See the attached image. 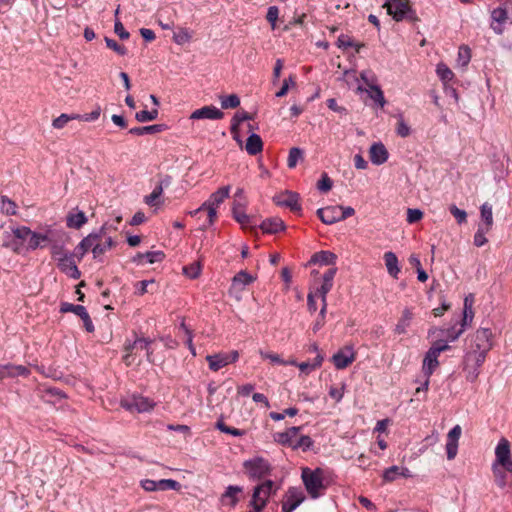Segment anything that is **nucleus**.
Masks as SVG:
<instances>
[{
    "label": "nucleus",
    "instance_id": "38",
    "mask_svg": "<svg viewBox=\"0 0 512 512\" xmlns=\"http://www.w3.org/2000/svg\"><path fill=\"white\" fill-rule=\"evenodd\" d=\"M480 214L482 219V223L480 225H483L484 227L491 229L493 225L492 206L489 203L485 202L484 204H482L480 208Z\"/></svg>",
    "mask_w": 512,
    "mask_h": 512
},
{
    "label": "nucleus",
    "instance_id": "48",
    "mask_svg": "<svg viewBox=\"0 0 512 512\" xmlns=\"http://www.w3.org/2000/svg\"><path fill=\"white\" fill-rule=\"evenodd\" d=\"M491 229H488L487 227H484L483 225L478 226V230L474 235V245L477 247H481L484 244L487 243V238L485 235L490 231Z\"/></svg>",
    "mask_w": 512,
    "mask_h": 512
},
{
    "label": "nucleus",
    "instance_id": "55",
    "mask_svg": "<svg viewBox=\"0 0 512 512\" xmlns=\"http://www.w3.org/2000/svg\"><path fill=\"white\" fill-rule=\"evenodd\" d=\"M152 343V340L148 338H136L134 340V346H137L138 350H145L147 353V359L150 361V357L152 355V351H150V344Z\"/></svg>",
    "mask_w": 512,
    "mask_h": 512
},
{
    "label": "nucleus",
    "instance_id": "13",
    "mask_svg": "<svg viewBox=\"0 0 512 512\" xmlns=\"http://www.w3.org/2000/svg\"><path fill=\"white\" fill-rule=\"evenodd\" d=\"M301 429H302L301 426L290 427L284 432L277 433L275 436V440L279 444L288 446L293 449V444H295V442H297V440L301 436V435H299Z\"/></svg>",
    "mask_w": 512,
    "mask_h": 512
},
{
    "label": "nucleus",
    "instance_id": "1",
    "mask_svg": "<svg viewBox=\"0 0 512 512\" xmlns=\"http://www.w3.org/2000/svg\"><path fill=\"white\" fill-rule=\"evenodd\" d=\"M492 332L488 328H480L472 338L471 351L467 355L468 360H473L476 366H481L487 353L492 348Z\"/></svg>",
    "mask_w": 512,
    "mask_h": 512
},
{
    "label": "nucleus",
    "instance_id": "37",
    "mask_svg": "<svg viewBox=\"0 0 512 512\" xmlns=\"http://www.w3.org/2000/svg\"><path fill=\"white\" fill-rule=\"evenodd\" d=\"M274 488V482L271 480H266L263 483L257 485L254 489H261L259 490V498H257V502L263 501L265 504L268 501V498L270 494L272 493Z\"/></svg>",
    "mask_w": 512,
    "mask_h": 512
},
{
    "label": "nucleus",
    "instance_id": "6",
    "mask_svg": "<svg viewBox=\"0 0 512 512\" xmlns=\"http://www.w3.org/2000/svg\"><path fill=\"white\" fill-rule=\"evenodd\" d=\"M154 405L155 403L152 400L140 395H133L121 401V406L132 413L149 412L154 408Z\"/></svg>",
    "mask_w": 512,
    "mask_h": 512
},
{
    "label": "nucleus",
    "instance_id": "41",
    "mask_svg": "<svg viewBox=\"0 0 512 512\" xmlns=\"http://www.w3.org/2000/svg\"><path fill=\"white\" fill-rule=\"evenodd\" d=\"M259 353H260V356L262 357V359L270 360L272 363H275V364H279V365H294V364H296L295 360L284 361L283 359H281V357L278 354L273 353V352H265V351L260 350Z\"/></svg>",
    "mask_w": 512,
    "mask_h": 512
},
{
    "label": "nucleus",
    "instance_id": "50",
    "mask_svg": "<svg viewBox=\"0 0 512 512\" xmlns=\"http://www.w3.org/2000/svg\"><path fill=\"white\" fill-rule=\"evenodd\" d=\"M303 156V152L300 148L293 147L289 151L288 159H287V166L289 168H295L298 160L301 159Z\"/></svg>",
    "mask_w": 512,
    "mask_h": 512
},
{
    "label": "nucleus",
    "instance_id": "10",
    "mask_svg": "<svg viewBox=\"0 0 512 512\" xmlns=\"http://www.w3.org/2000/svg\"><path fill=\"white\" fill-rule=\"evenodd\" d=\"M108 229V225H103L99 231V233L96 234H90L77 245L75 248L76 254H79L80 258L83 257V255L90 249L93 250V248L96 245V241H100L103 236H105Z\"/></svg>",
    "mask_w": 512,
    "mask_h": 512
},
{
    "label": "nucleus",
    "instance_id": "27",
    "mask_svg": "<svg viewBox=\"0 0 512 512\" xmlns=\"http://www.w3.org/2000/svg\"><path fill=\"white\" fill-rule=\"evenodd\" d=\"M398 476L409 477L410 471L406 467L391 466L383 473V480L385 482H393Z\"/></svg>",
    "mask_w": 512,
    "mask_h": 512
},
{
    "label": "nucleus",
    "instance_id": "17",
    "mask_svg": "<svg viewBox=\"0 0 512 512\" xmlns=\"http://www.w3.org/2000/svg\"><path fill=\"white\" fill-rule=\"evenodd\" d=\"M340 206H327L317 210V215L324 224L331 225L341 221Z\"/></svg>",
    "mask_w": 512,
    "mask_h": 512
},
{
    "label": "nucleus",
    "instance_id": "28",
    "mask_svg": "<svg viewBox=\"0 0 512 512\" xmlns=\"http://www.w3.org/2000/svg\"><path fill=\"white\" fill-rule=\"evenodd\" d=\"M253 119V116L249 114L246 111H239L237 112L232 120H231V133L233 134L234 139L241 144V140L239 139L237 133H238V127L240 123H243V121L251 120Z\"/></svg>",
    "mask_w": 512,
    "mask_h": 512
},
{
    "label": "nucleus",
    "instance_id": "29",
    "mask_svg": "<svg viewBox=\"0 0 512 512\" xmlns=\"http://www.w3.org/2000/svg\"><path fill=\"white\" fill-rule=\"evenodd\" d=\"M115 245L116 243L113 241L112 237L107 236L106 233L100 241H96V245L93 248L94 258H97L100 255L104 254L108 250L112 249Z\"/></svg>",
    "mask_w": 512,
    "mask_h": 512
},
{
    "label": "nucleus",
    "instance_id": "49",
    "mask_svg": "<svg viewBox=\"0 0 512 512\" xmlns=\"http://www.w3.org/2000/svg\"><path fill=\"white\" fill-rule=\"evenodd\" d=\"M369 96L372 100L377 102L381 107H383L386 103L383 91L377 85H370Z\"/></svg>",
    "mask_w": 512,
    "mask_h": 512
},
{
    "label": "nucleus",
    "instance_id": "61",
    "mask_svg": "<svg viewBox=\"0 0 512 512\" xmlns=\"http://www.w3.org/2000/svg\"><path fill=\"white\" fill-rule=\"evenodd\" d=\"M332 185H333V182L332 180L329 178V176L327 175V173H323L322 174V177L321 179L318 181L317 183V188L321 191V192H328L331 190L332 188Z\"/></svg>",
    "mask_w": 512,
    "mask_h": 512
},
{
    "label": "nucleus",
    "instance_id": "58",
    "mask_svg": "<svg viewBox=\"0 0 512 512\" xmlns=\"http://www.w3.org/2000/svg\"><path fill=\"white\" fill-rule=\"evenodd\" d=\"M106 45L109 49L113 50L119 55H125L127 53V49L125 46L119 44L116 40L111 39L109 37H105Z\"/></svg>",
    "mask_w": 512,
    "mask_h": 512
},
{
    "label": "nucleus",
    "instance_id": "19",
    "mask_svg": "<svg viewBox=\"0 0 512 512\" xmlns=\"http://www.w3.org/2000/svg\"><path fill=\"white\" fill-rule=\"evenodd\" d=\"M243 492L240 486L230 485L226 488L225 492L220 497V502L223 506L234 508L239 502L238 495Z\"/></svg>",
    "mask_w": 512,
    "mask_h": 512
},
{
    "label": "nucleus",
    "instance_id": "40",
    "mask_svg": "<svg viewBox=\"0 0 512 512\" xmlns=\"http://www.w3.org/2000/svg\"><path fill=\"white\" fill-rule=\"evenodd\" d=\"M3 247L10 249L15 254H22L26 250V246L23 242L19 241L14 236L13 238L4 241Z\"/></svg>",
    "mask_w": 512,
    "mask_h": 512
},
{
    "label": "nucleus",
    "instance_id": "64",
    "mask_svg": "<svg viewBox=\"0 0 512 512\" xmlns=\"http://www.w3.org/2000/svg\"><path fill=\"white\" fill-rule=\"evenodd\" d=\"M423 218V212L419 209L409 208L407 210V222L410 224L416 223Z\"/></svg>",
    "mask_w": 512,
    "mask_h": 512
},
{
    "label": "nucleus",
    "instance_id": "43",
    "mask_svg": "<svg viewBox=\"0 0 512 512\" xmlns=\"http://www.w3.org/2000/svg\"><path fill=\"white\" fill-rule=\"evenodd\" d=\"M1 211L6 215H16L17 205L14 201L9 199L7 196L1 197Z\"/></svg>",
    "mask_w": 512,
    "mask_h": 512
},
{
    "label": "nucleus",
    "instance_id": "30",
    "mask_svg": "<svg viewBox=\"0 0 512 512\" xmlns=\"http://www.w3.org/2000/svg\"><path fill=\"white\" fill-rule=\"evenodd\" d=\"M206 361L212 371H218L229 364L226 353L207 355Z\"/></svg>",
    "mask_w": 512,
    "mask_h": 512
},
{
    "label": "nucleus",
    "instance_id": "14",
    "mask_svg": "<svg viewBox=\"0 0 512 512\" xmlns=\"http://www.w3.org/2000/svg\"><path fill=\"white\" fill-rule=\"evenodd\" d=\"M57 266L61 272L73 279H79L81 276V272L74 260V254H70L69 256L59 259Z\"/></svg>",
    "mask_w": 512,
    "mask_h": 512
},
{
    "label": "nucleus",
    "instance_id": "7",
    "mask_svg": "<svg viewBox=\"0 0 512 512\" xmlns=\"http://www.w3.org/2000/svg\"><path fill=\"white\" fill-rule=\"evenodd\" d=\"M495 462L497 466H501L506 471L512 472V459L510 442L506 438H501L495 449Z\"/></svg>",
    "mask_w": 512,
    "mask_h": 512
},
{
    "label": "nucleus",
    "instance_id": "56",
    "mask_svg": "<svg viewBox=\"0 0 512 512\" xmlns=\"http://www.w3.org/2000/svg\"><path fill=\"white\" fill-rule=\"evenodd\" d=\"M50 253L54 260L59 263V259L64 258L65 256H69L71 253L67 252L62 245L53 244L50 247Z\"/></svg>",
    "mask_w": 512,
    "mask_h": 512
},
{
    "label": "nucleus",
    "instance_id": "45",
    "mask_svg": "<svg viewBox=\"0 0 512 512\" xmlns=\"http://www.w3.org/2000/svg\"><path fill=\"white\" fill-rule=\"evenodd\" d=\"M221 107L223 109H234L240 105V99L236 94H231L229 96H221Z\"/></svg>",
    "mask_w": 512,
    "mask_h": 512
},
{
    "label": "nucleus",
    "instance_id": "3",
    "mask_svg": "<svg viewBox=\"0 0 512 512\" xmlns=\"http://www.w3.org/2000/svg\"><path fill=\"white\" fill-rule=\"evenodd\" d=\"M450 349V346L443 342V340L436 341L432 344V346L427 351L422 365V371L426 376V380L422 387H418L416 392L419 393L421 390L426 391L429 386V378L435 371V369L439 366L438 357L439 355Z\"/></svg>",
    "mask_w": 512,
    "mask_h": 512
},
{
    "label": "nucleus",
    "instance_id": "32",
    "mask_svg": "<svg viewBox=\"0 0 512 512\" xmlns=\"http://www.w3.org/2000/svg\"><path fill=\"white\" fill-rule=\"evenodd\" d=\"M337 256L330 251H320L315 253L310 262L319 263L321 265H335Z\"/></svg>",
    "mask_w": 512,
    "mask_h": 512
},
{
    "label": "nucleus",
    "instance_id": "46",
    "mask_svg": "<svg viewBox=\"0 0 512 512\" xmlns=\"http://www.w3.org/2000/svg\"><path fill=\"white\" fill-rule=\"evenodd\" d=\"M180 483L173 479H161L157 481V491L179 490Z\"/></svg>",
    "mask_w": 512,
    "mask_h": 512
},
{
    "label": "nucleus",
    "instance_id": "15",
    "mask_svg": "<svg viewBox=\"0 0 512 512\" xmlns=\"http://www.w3.org/2000/svg\"><path fill=\"white\" fill-rule=\"evenodd\" d=\"M332 361L337 369H345L355 361V353L351 348L346 347L334 354Z\"/></svg>",
    "mask_w": 512,
    "mask_h": 512
},
{
    "label": "nucleus",
    "instance_id": "57",
    "mask_svg": "<svg viewBox=\"0 0 512 512\" xmlns=\"http://www.w3.org/2000/svg\"><path fill=\"white\" fill-rule=\"evenodd\" d=\"M336 45L338 48L346 50L355 45V41L351 36L347 34H341L337 39Z\"/></svg>",
    "mask_w": 512,
    "mask_h": 512
},
{
    "label": "nucleus",
    "instance_id": "34",
    "mask_svg": "<svg viewBox=\"0 0 512 512\" xmlns=\"http://www.w3.org/2000/svg\"><path fill=\"white\" fill-rule=\"evenodd\" d=\"M384 261L387 268L388 273L394 277L398 278V274L400 272V268L398 266V259L393 252H386L384 254Z\"/></svg>",
    "mask_w": 512,
    "mask_h": 512
},
{
    "label": "nucleus",
    "instance_id": "35",
    "mask_svg": "<svg viewBox=\"0 0 512 512\" xmlns=\"http://www.w3.org/2000/svg\"><path fill=\"white\" fill-rule=\"evenodd\" d=\"M493 475H494V482L495 484L501 488L504 489L507 486V473L509 471H506L501 466H497V464L492 465Z\"/></svg>",
    "mask_w": 512,
    "mask_h": 512
},
{
    "label": "nucleus",
    "instance_id": "39",
    "mask_svg": "<svg viewBox=\"0 0 512 512\" xmlns=\"http://www.w3.org/2000/svg\"><path fill=\"white\" fill-rule=\"evenodd\" d=\"M163 125L154 124L150 126L134 127L129 130L130 134L133 135H144V134H155L163 131Z\"/></svg>",
    "mask_w": 512,
    "mask_h": 512
},
{
    "label": "nucleus",
    "instance_id": "22",
    "mask_svg": "<svg viewBox=\"0 0 512 512\" xmlns=\"http://www.w3.org/2000/svg\"><path fill=\"white\" fill-rule=\"evenodd\" d=\"M414 313L412 308H405L402 311L401 317L398 320L394 328V332L398 335L405 334L407 332V328L411 325L413 320Z\"/></svg>",
    "mask_w": 512,
    "mask_h": 512
},
{
    "label": "nucleus",
    "instance_id": "18",
    "mask_svg": "<svg viewBox=\"0 0 512 512\" xmlns=\"http://www.w3.org/2000/svg\"><path fill=\"white\" fill-rule=\"evenodd\" d=\"M224 117V113L217 107L210 105L204 106L200 109L195 110L190 118L191 119H211L218 120Z\"/></svg>",
    "mask_w": 512,
    "mask_h": 512
},
{
    "label": "nucleus",
    "instance_id": "11",
    "mask_svg": "<svg viewBox=\"0 0 512 512\" xmlns=\"http://www.w3.org/2000/svg\"><path fill=\"white\" fill-rule=\"evenodd\" d=\"M230 186H224L219 188L217 191L211 194L209 199L205 201L198 209L191 212L192 215H196L200 211H202L206 206H216L218 207L221 203L224 202L226 198L229 197Z\"/></svg>",
    "mask_w": 512,
    "mask_h": 512
},
{
    "label": "nucleus",
    "instance_id": "2",
    "mask_svg": "<svg viewBox=\"0 0 512 512\" xmlns=\"http://www.w3.org/2000/svg\"><path fill=\"white\" fill-rule=\"evenodd\" d=\"M324 470L321 468L311 469L309 467L302 468L301 479L305 489L312 499L322 496L327 489L325 483Z\"/></svg>",
    "mask_w": 512,
    "mask_h": 512
},
{
    "label": "nucleus",
    "instance_id": "21",
    "mask_svg": "<svg viewBox=\"0 0 512 512\" xmlns=\"http://www.w3.org/2000/svg\"><path fill=\"white\" fill-rule=\"evenodd\" d=\"M254 280L255 278L252 275L245 270H241L233 277L231 289L241 292L247 285L254 282Z\"/></svg>",
    "mask_w": 512,
    "mask_h": 512
},
{
    "label": "nucleus",
    "instance_id": "54",
    "mask_svg": "<svg viewBox=\"0 0 512 512\" xmlns=\"http://www.w3.org/2000/svg\"><path fill=\"white\" fill-rule=\"evenodd\" d=\"M7 366L8 371L11 373V375H9V378H13L16 376H28L30 373V370L23 365L7 364Z\"/></svg>",
    "mask_w": 512,
    "mask_h": 512
},
{
    "label": "nucleus",
    "instance_id": "5",
    "mask_svg": "<svg viewBox=\"0 0 512 512\" xmlns=\"http://www.w3.org/2000/svg\"><path fill=\"white\" fill-rule=\"evenodd\" d=\"M243 468L245 474L252 480H260L269 475L272 470L270 463L262 457L244 461Z\"/></svg>",
    "mask_w": 512,
    "mask_h": 512
},
{
    "label": "nucleus",
    "instance_id": "63",
    "mask_svg": "<svg viewBox=\"0 0 512 512\" xmlns=\"http://www.w3.org/2000/svg\"><path fill=\"white\" fill-rule=\"evenodd\" d=\"M78 118V116H69L67 114H61L59 117L53 120V127L56 129H62L72 119Z\"/></svg>",
    "mask_w": 512,
    "mask_h": 512
},
{
    "label": "nucleus",
    "instance_id": "20",
    "mask_svg": "<svg viewBox=\"0 0 512 512\" xmlns=\"http://www.w3.org/2000/svg\"><path fill=\"white\" fill-rule=\"evenodd\" d=\"M370 161L375 165H381L388 159V151L381 142L373 143L369 149Z\"/></svg>",
    "mask_w": 512,
    "mask_h": 512
},
{
    "label": "nucleus",
    "instance_id": "24",
    "mask_svg": "<svg viewBox=\"0 0 512 512\" xmlns=\"http://www.w3.org/2000/svg\"><path fill=\"white\" fill-rule=\"evenodd\" d=\"M48 233H38L32 231L30 240L27 243L26 250H36L38 248H44L47 242H50Z\"/></svg>",
    "mask_w": 512,
    "mask_h": 512
},
{
    "label": "nucleus",
    "instance_id": "51",
    "mask_svg": "<svg viewBox=\"0 0 512 512\" xmlns=\"http://www.w3.org/2000/svg\"><path fill=\"white\" fill-rule=\"evenodd\" d=\"M313 446V440L307 435H301L297 442L293 444V450L301 449L302 451H308Z\"/></svg>",
    "mask_w": 512,
    "mask_h": 512
},
{
    "label": "nucleus",
    "instance_id": "16",
    "mask_svg": "<svg viewBox=\"0 0 512 512\" xmlns=\"http://www.w3.org/2000/svg\"><path fill=\"white\" fill-rule=\"evenodd\" d=\"M491 28L494 30L495 33L501 34L503 32L502 25L510 20L508 17V12H506V6L503 3L500 7L494 9L491 13Z\"/></svg>",
    "mask_w": 512,
    "mask_h": 512
},
{
    "label": "nucleus",
    "instance_id": "31",
    "mask_svg": "<svg viewBox=\"0 0 512 512\" xmlns=\"http://www.w3.org/2000/svg\"><path fill=\"white\" fill-rule=\"evenodd\" d=\"M324 360V356L322 353H318L316 357L313 359V361H304L301 363L294 364V366H297L302 372L305 374H309L311 371L316 370L321 367Z\"/></svg>",
    "mask_w": 512,
    "mask_h": 512
},
{
    "label": "nucleus",
    "instance_id": "8",
    "mask_svg": "<svg viewBox=\"0 0 512 512\" xmlns=\"http://www.w3.org/2000/svg\"><path fill=\"white\" fill-rule=\"evenodd\" d=\"M305 500V495L301 488L299 487H290L285 493L281 508L282 512H292L294 511L303 501Z\"/></svg>",
    "mask_w": 512,
    "mask_h": 512
},
{
    "label": "nucleus",
    "instance_id": "44",
    "mask_svg": "<svg viewBox=\"0 0 512 512\" xmlns=\"http://www.w3.org/2000/svg\"><path fill=\"white\" fill-rule=\"evenodd\" d=\"M13 236L23 243L29 241L32 235V230L26 226H18L12 229Z\"/></svg>",
    "mask_w": 512,
    "mask_h": 512
},
{
    "label": "nucleus",
    "instance_id": "25",
    "mask_svg": "<svg viewBox=\"0 0 512 512\" xmlns=\"http://www.w3.org/2000/svg\"><path fill=\"white\" fill-rule=\"evenodd\" d=\"M245 149L251 156H255L261 153L263 150V141L261 137L257 134H251L247 138Z\"/></svg>",
    "mask_w": 512,
    "mask_h": 512
},
{
    "label": "nucleus",
    "instance_id": "59",
    "mask_svg": "<svg viewBox=\"0 0 512 512\" xmlns=\"http://www.w3.org/2000/svg\"><path fill=\"white\" fill-rule=\"evenodd\" d=\"M260 489H254L252 494V499L250 501V506L252 507L251 510L248 512H261L263 508L265 507V503L263 501L257 502V498H259V492Z\"/></svg>",
    "mask_w": 512,
    "mask_h": 512
},
{
    "label": "nucleus",
    "instance_id": "26",
    "mask_svg": "<svg viewBox=\"0 0 512 512\" xmlns=\"http://www.w3.org/2000/svg\"><path fill=\"white\" fill-rule=\"evenodd\" d=\"M260 228L264 233L274 234L284 229V222L277 217L265 219Z\"/></svg>",
    "mask_w": 512,
    "mask_h": 512
},
{
    "label": "nucleus",
    "instance_id": "33",
    "mask_svg": "<svg viewBox=\"0 0 512 512\" xmlns=\"http://www.w3.org/2000/svg\"><path fill=\"white\" fill-rule=\"evenodd\" d=\"M232 212L234 219L241 224L242 227L246 228L252 225V218L245 213L244 208L239 203H234Z\"/></svg>",
    "mask_w": 512,
    "mask_h": 512
},
{
    "label": "nucleus",
    "instance_id": "53",
    "mask_svg": "<svg viewBox=\"0 0 512 512\" xmlns=\"http://www.w3.org/2000/svg\"><path fill=\"white\" fill-rule=\"evenodd\" d=\"M157 117H158V110L157 109H153L151 111L142 110V111L137 112L136 115H135V118L139 122L153 121Z\"/></svg>",
    "mask_w": 512,
    "mask_h": 512
},
{
    "label": "nucleus",
    "instance_id": "9",
    "mask_svg": "<svg viewBox=\"0 0 512 512\" xmlns=\"http://www.w3.org/2000/svg\"><path fill=\"white\" fill-rule=\"evenodd\" d=\"M273 199L278 206L288 207L292 212L295 213H300L301 211L299 195L297 193L285 191L284 193L276 195Z\"/></svg>",
    "mask_w": 512,
    "mask_h": 512
},
{
    "label": "nucleus",
    "instance_id": "42",
    "mask_svg": "<svg viewBox=\"0 0 512 512\" xmlns=\"http://www.w3.org/2000/svg\"><path fill=\"white\" fill-rule=\"evenodd\" d=\"M86 308L82 305H74L68 302H63L60 306L61 313L72 312L79 317H83V314L86 312Z\"/></svg>",
    "mask_w": 512,
    "mask_h": 512
},
{
    "label": "nucleus",
    "instance_id": "23",
    "mask_svg": "<svg viewBox=\"0 0 512 512\" xmlns=\"http://www.w3.org/2000/svg\"><path fill=\"white\" fill-rule=\"evenodd\" d=\"M165 257V254L162 251H149L146 253H137L133 258V261L137 264H154L157 262H161Z\"/></svg>",
    "mask_w": 512,
    "mask_h": 512
},
{
    "label": "nucleus",
    "instance_id": "36",
    "mask_svg": "<svg viewBox=\"0 0 512 512\" xmlns=\"http://www.w3.org/2000/svg\"><path fill=\"white\" fill-rule=\"evenodd\" d=\"M87 222V217L83 211L70 213L67 216V226L79 229Z\"/></svg>",
    "mask_w": 512,
    "mask_h": 512
},
{
    "label": "nucleus",
    "instance_id": "60",
    "mask_svg": "<svg viewBox=\"0 0 512 512\" xmlns=\"http://www.w3.org/2000/svg\"><path fill=\"white\" fill-rule=\"evenodd\" d=\"M450 213L454 216L458 224L465 223L467 220V213L464 210L459 209L456 205L449 207Z\"/></svg>",
    "mask_w": 512,
    "mask_h": 512
},
{
    "label": "nucleus",
    "instance_id": "62",
    "mask_svg": "<svg viewBox=\"0 0 512 512\" xmlns=\"http://www.w3.org/2000/svg\"><path fill=\"white\" fill-rule=\"evenodd\" d=\"M200 272H201V268L198 263H193V264H191L189 266H185L183 268V273L191 279L197 278L200 275Z\"/></svg>",
    "mask_w": 512,
    "mask_h": 512
},
{
    "label": "nucleus",
    "instance_id": "4",
    "mask_svg": "<svg viewBox=\"0 0 512 512\" xmlns=\"http://www.w3.org/2000/svg\"><path fill=\"white\" fill-rule=\"evenodd\" d=\"M382 7L397 22L404 19L414 22L418 19L415 10L412 9L410 0H387Z\"/></svg>",
    "mask_w": 512,
    "mask_h": 512
},
{
    "label": "nucleus",
    "instance_id": "47",
    "mask_svg": "<svg viewBox=\"0 0 512 512\" xmlns=\"http://www.w3.org/2000/svg\"><path fill=\"white\" fill-rule=\"evenodd\" d=\"M471 59V50L468 46H461L458 50L457 63L461 67L468 65Z\"/></svg>",
    "mask_w": 512,
    "mask_h": 512
},
{
    "label": "nucleus",
    "instance_id": "52",
    "mask_svg": "<svg viewBox=\"0 0 512 512\" xmlns=\"http://www.w3.org/2000/svg\"><path fill=\"white\" fill-rule=\"evenodd\" d=\"M436 72L440 79L445 82L452 80L454 77V73L452 72V70L443 63L437 65Z\"/></svg>",
    "mask_w": 512,
    "mask_h": 512
},
{
    "label": "nucleus",
    "instance_id": "12",
    "mask_svg": "<svg viewBox=\"0 0 512 512\" xmlns=\"http://www.w3.org/2000/svg\"><path fill=\"white\" fill-rule=\"evenodd\" d=\"M461 427L459 425L454 426L447 435L446 453L447 458L452 460L456 457L458 451V440L461 436Z\"/></svg>",
    "mask_w": 512,
    "mask_h": 512
}]
</instances>
